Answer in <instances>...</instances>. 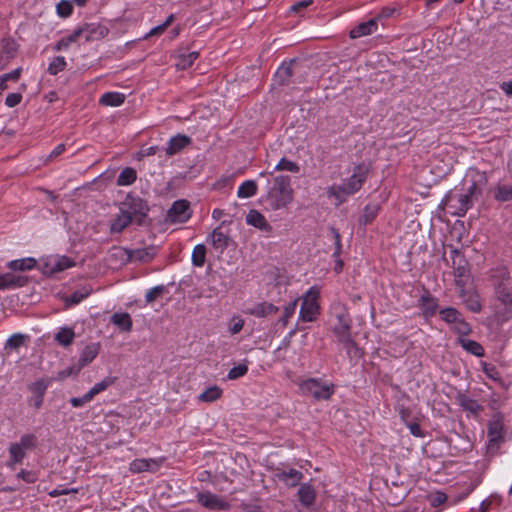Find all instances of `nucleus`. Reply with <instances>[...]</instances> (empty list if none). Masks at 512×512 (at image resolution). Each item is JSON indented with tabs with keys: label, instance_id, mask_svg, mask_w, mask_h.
<instances>
[{
	"label": "nucleus",
	"instance_id": "obj_51",
	"mask_svg": "<svg viewBox=\"0 0 512 512\" xmlns=\"http://www.w3.org/2000/svg\"><path fill=\"white\" fill-rule=\"evenodd\" d=\"M248 372V365L245 363H240L239 365L231 368L227 374V378L230 380H235L243 377Z\"/></svg>",
	"mask_w": 512,
	"mask_h": 512
},
{
	"label": "nucleus",
	"instance_id": "obj_46",
	"mask_svg": "<svg viewBox=\"0 0 512 512\" xmlns=\"http://www.w3.org/2000/svg\"><path fill=\"white\" fill-rule=\"evenodd\" d=\"M292 65L293 63L289 64H282L276 71L275 77L278 80L280 85H284L288 83L289 78L292 76Z\"/></svg>",
	"mask_w": 512,
	"mask_h": 512
},
{
	"label": "nucleus",
	"instance_id": "obj_14",
	"mask_svg": "<svg viewBox=\"0 0 512 512\" xmlns=\"http://www.w3.org/2000/svg\"><path fill=\"white\" fill-rule=\"evenodd\" d=\"M162 459H135L130 464V471L133 473L156 472L162 465Z\"/></svg>",
	"mask_w": 512,
	"mask_h": 512
},
{
	"label": "nucleus",
	"instance_id": "obj_16",
	"mask_svg": "<svg viewBox=\"0 0 512 512\" xmlns=\"http://www.w3.org/2000/svg\"><path fill=\"white\" fill-rule=\"evenodd\" d=\"M191 138L184 134H177L170 138L165 148V152L168 156L175 155L181 152L185 147L190 145Z\"/></svg>",
	"mask_w": 512,
	"mask_h": 512
},
{
	"label": "nucleus",
	"instance_id": "obj_31",
	"mask_svg": "<svg viewBox=\"0 0 512 512\" xmlns=\"http://www.w3.org/2000/svg\"><path fill=\"white\" fill-rule=\"evenodd\" d=\"M27 335L22 333L12 334L4 344V350L9 354L12 351H17L21 346L25 344Z\"/></svg>",
	"mask_w": 512,
	"mask_h": 512
},
{
	"label": "nucleus",
	"instance_id": "obj_58",
	"mask_svg": "<svg viewBox=\"0 0 512 512\" xmlns=\"http://www.w3.org/2000/svg\"><path fill=\"white\" fill-rule=\"evenodd\" d=\"M81 369L82 368H79L78 364H77V366H71V367H68L66 369H63V370L58 372L57 379L58 380H64V379H66V378H68L70 376L77 375Z\"/></svg>",
	"mask_w": 512,
	"mask_h": 512
},
{
	"label": "nucleus",
	"instance_id": "obj_7",
	"mask_svg": "<svg viewBox=\"0 0 512 512\" xmlns=\"http://www.w3.org/2000/svg\"><path fill=\"white\" fill-rule=\"evenodd\" d=\"M487 452L495 454L504 442V423L500 415H494L488 422Z\"/></svg>",
	"mask_w": 512,
	"mask_h": 512
},
{
	"label": "nucleus",
	"instance_id": "obj_32",
	"mask_svg": "<svg viewBox=\"0 0 512 512\" xmlns=\"http://www.w3.org/2000/svg\"><path fill=\"white\" fill-rule=\"evenodd\" d=\"M37 264L36 259L32 257L12 260L8 263V268L17 271H28L33 269Z\"/></svg>",
	"mask_w": 512,
	"mask_h": 512
},
{
	"label": "nucleus",
	"instance_id": "obj_37",
	"mask_svg": "<svg viewBox=\"0 0 512 512\" xmlns=\"http://www.w3.org/2000/svg\"><path fill=\"white\" fill-rule=\"evenodd\" d=\"M494 198L498 202L512 201V185L499 184L494 189Z\"/></svg>",
	"mask_w": 512,
	"mask_h": 512
},
{
	"label": "nucleus",
	"instance_id": "obj_39",
	"mask_svg": "<svg viewBox=\"0 0 512 512\" xmlns=\"http://www.w3.org/2000/svg\"><path fill=\"white\" fill-rule=\"evenodd\" d=\"M137 178V173L133 168H125L123 169L118 178H117V185L119 186H128L135 182Z\"/></svg>",
	"mask_w": 512,
	"mask_h": 512
},
{
	"label": "nucleus",
	"instance_id": "obj_42",
	"mask_svg": "<svg viewBox=\"0 0 512 512\" xmlns=\"http://www.w3.org/2000/svg\"><path fill=\"white\" fill-rule=\"evenodd\" d=\"M192 264L196 267H202L206 259V247L204 244H198L194 247L191 255Z\"/></svg>",
	"mask_w": 512,
	"mask_h": 512
},
{
	"label": "nucleus",
	"instance_id": "obj_6",
	"mask_svg": "<svg viewBox=\"0 0 512 512\" xmlns=\"http://www.w3.org/2000/svg\"><path fill=\"white\" fill-rule=\"evenodd\" d=\"M299 390L304 396H312L316 400H328L334 394L335 386L320 379L309 378L299 384Z\"/></svg>",
	"mask_w": 512,
	"mask_h": 512
},
{
	"label": "nucleus",
	"instance_id": "obj_57",
	"mask_svg": "<svg viewBox=\"0 0 512 512\" xmlns=\"http://www.w3.org/2000/svg\"><path fill=\"white\" fill-rule=\"evenodd\" d=\"M16 477L29 484L36 482L38 479L37 474L34 471H28L24 469L18 472Z\"/></svg>",
	"mask_w": 512,
	"mask_h": 512
},
{
	"label": "nucleus",
	"instance_id": "obj_47",
	"mask_svg": "<svg viewBox=\"0 0 512 512\" xmlns=\"http://www.w3.org/2000/svg\"><path fill=\"white\" fill-rule=\"evenodd\" d=\"M66 67V60L63 56L54 57L49 63L47 71L51 75H56L59 72L63 71Z\"/></svg>",
	"mask_w": 512,
	"mask_h": 512
},
{
	"label": "nucleus",
	"instance_id": "obj_36",
	"mask_svg": "<svg viewBox=\"0 0 512 512\" xmlns=\"http://www.w3.org/2000/svg\"><path fill=\"white\" fill-rule=\"evenodd\" d=\"M257 193V184L254 180L244 181L237 190V196L239 198H250L255 196Z\"/></svg>",
	"mask_w": 512,
	"mask_h": 512
},
{
	"label": "nucleus",
	"instance_id": "obj_35",
	"mask_svg": "<svg viewBox=\"0 0 512 512\" xmlns=\"http://www.w3.org/2000/svg\"><path fill=\"white\" fill-rule=\"evenodd\" d=\"M92 292V289L88 286H84L75 292H73L70 296L65 298V303L68 306L77 305L86 299Z\"/></svg>",
	"mask_w": 512,
	"mask_h": 512
},
{
	"label": "nucleus",
	"instance_id": "obj_61",
	"mask_svg": "<svg viewBox=\"0 0 512 512\" xmlns=\"http://www.w3.org/2000/svg\"><path fill=\"white\" fill-rule=\"evenodd\" d=\"M447 500V495L443 492H436L431 494L430 496V503L434 507H438L442 505Z\"/></svg>",
	"mask_w": 512,
	"mask_h": 512
},
{
	"label": "nucleus",
	"instance_id": "obj_23",
	"mask_svg": "<svg viewBox=\"0 0 512 512\" xmlns=\"http://www.w3.org/2000/svg\"><path fill=\"white\" fill-rule=\"evenodd\" d=\"M278 480L289 487H294L300 483L303 478L302 472L296 469L281 470L276 473Z\"/></svg>",
	"mask_w": 512,
	"mask_h": 512
},
{
	"label": "nucleus",
	"instance_id": "obj_26",
	"mask_svg": "<svg viewBox=\"0 0 512 512\" xmlns=\"http://www.w3.org/2000/svg\"><path fill=\"white\" fill-rule=\"evenodd\" d=\"M9 459L7 461V467L14 469L17 464L22 463L26 457V450L20 447L18 444L11 443L8 449Z\"/></svg>",
	"mask_w": 512,
	"mask_h": 512
},
{
	"label": "nucleus",
	"instance_id": "obj_41",
	"mask_svg": "<svg viewBox=\"0 0 512 512\" xmlns=\"http://www.w3.org/2000/svg\"><path fill=\"white\" fill-rule=\"evenodd\" d=\"M199 57V53L196 51L182 54L178 57L176 62L177 69L185 70L189 68Z\"/></svg>",
	"mask_w": 512,
	"mask_h": 512
},
{
	"label": "nucleus",
	"instance_id": "obj_8",
	"mask_svg": "<svg viewBox=\"0 0 512 512\" xmlns=\"http://www.w3.org/2000/svg\"><path fill=\"white\" fill-rule=\"evenodd\" d=\"M75 265V262L65 255H48L40 259L39 270L44 275H52L69 269Z\"/></svg>",
	"mask_w": 512,
	"mask_h": 512
},
{
	"label": "nucleus",
	"instance_id": "obj_45",
	"mask_svg": "<svg viewBox=\"0 0 512 512\" xmlns=\"http://www.w3.org/2000/svg\"><path fill=\"white\" fill-rule=\"evenodd\" d=\"M245 325V320L239 315H233L227 322V330L231 335L240 333Z\"/></svg>",
	"mask_w": 512,
	"mask_h": 512
},
{
	"label": "nucleus",
	"instance_id": "obj_28",
	"mask_svg": "<svg viewBox=\"0 0 512 512\" xmlns=\"http://www.w3.org/2000/svg\"><path fill=\"white\" fill-rule=\"evenodd\" d=\"M315 497L316 492L310 484L304 483L299 487L298 499L303 506H311L314 503Z\"/></svg>",
	"mask_w": 512,
	"mask_h": 512
},
{
	"label": "nucleus",
	"instance_id": "obj_55",
	"mask_svg": "<svg viewBox=\"0 0 512 512\" xmlns=\"http://www.w3.org/2000/svg\"><path fill=\"white\" fill-rule=\"evenodd\" d=\"M16 277L10 273L0 274V289L12 288L18 286Z\"/></svg>",
	"mask_w": 512,
	"mask_h": 512
},
{
	"label": "nucleus",
	"instance_id": "obj_30",
	"mask_svg": "<svg viewBox=\"0 0 512 512\" xmlns=\"http://www.w3.org/2000/svg\"><path fill=\"white\" fill-rule=\"evenodd\" d=\"M111 322L122 331L130 332L132 330L133 322L130 315L126 312L114 313L111 316Z\"/></svg>",
	"mask_w": 512,
	"mask_h": 512
},
{
	"label": "nucleus",
	"instance_id": "obj_40",
	"mask_svg": "<svg viewBox=\"0 0 512 512\" xmlns=\"http://www.w3.org/2000/svg\"><path fill=\"white\" fill-rule=\"evenodd\" d=\"M116 378L112 376H107L103 378L101 381L97 382L89 391L88 394L91 396L92 399L101 392L105 391L108 387H110L114 382Z\"/></svg>",
	"mask_w": 512,
	"mask_h": 512
},
{
	"label": "nucleus",
	"instance_id": "obj_20",
	"mask_svg": "<svg viewBox=\"0 0 512 512\" xmlns=\"http://www.w3.org/2000/svg\"><path fill=\"white\" fill-rule=\"evenodd\" d=\"M246 223L265 232H269L272 229L264 215L255 209L250 210L246 215Z\"/></svg>",
	"mask_w": 512,
	"mask_h": 512
},
{
	"label": "nucleus",
	"instance_id": "obj_53",
	"mask_svg": "<svg viewBox=\"0 0 512 512\" xmlns=\"http://www.w3.org/2000/svg\"><path fill=\"white\" fill-rule=\"evenodd\" d=\"M56 11L60 17L66 18L72 14L73 6L69 1L62 0L57 4Z\"/></svg>",
	"mask_w": 512,
	"mask_h": 512
},
{
	"label": "nucleus",
	"instance_id": "obj_10",
	"mask_svg": "<svg viewBox=\"0 0 512 512\" xmlns=\"http://www.w3.org/2000/svg\"><path fill=\"white\" fill-rule=\"evenodd\" d=\"M451 259L456 287L467 286L470 281V271L467 260L457 249L451 251Z\"/></svg>",
	"mask_w": 512,
	"mask_h": 512
},
{
	"label": "nucleus",
	"instance_id": "obj_43",
	"mask_svg": "<svg viewBox=\"0 0 512 512\" xmlns=\"http://www.w3.org/2000/svg\"><path fill=\"white\" fill-rule=\"evenodd\" d=\"M80 35L77 29H75L72 33L62 37L55 45L54 49L56 51L66 50L72 43L76 42L80 39Z\"/></svg>",
	"mask_w": 512,
	"mask_h": 512
},
{
	"label": "nucleus",
	"instance_id": "obj_60",
	"mask_svg": "<svg viewBox=\"0 0 512 512\" xmlns=\"http://www.w3.org/2000/svg\"><path fill=\"white\" fill-rule=\"evenodd\" d=\"M164 290V286L159 285L151 288L145 295L147 303L153 302Z\"/></svg>",
	"mask_w": 512,
	"mask_h": 512
},
{
	"label": "nucleus",
	"instance_id": "obj_5",
	"mask_svg": "<svg viewBox=\"0 0 512 512\" xmlns=\"http://www.w3.org/2000/svg\"><path fill=\"white\" fill-rule=\"evenodd\" d=\"M320 289L317 286L310 287L302 296V303L299 311V320L313 322L320 313L319 305Z\"/></svg>",
	"mask_w": 512,
	"mask_h": 512
},
{
	"label": "nucleus",
	"instance_id": "obj_17",
	"mask_svg": "<svg viewBox=\"0 0 512 512\" xmlns=\"http://www.w3.org/2000/svg\"><path fill=\"white\" fill-rule=\"evenodd\" d=\"M18 43L12 38H4L0 42V65L4 66L10 59H12L17 50Z\"/></svg>",
	"mask_w": 512,
	"mask_h": 512
},
{
	"label": "nucleus",
	"instance_id": "obj_29",
	"mask_svg": "<svg viewBox=\"0 0 512 512\" xmlns=\"http://www.w3.org/2000/svg\"><path fill=\"white\" fill-rule=\"evenodd\" d=\"M125 98V94L121 92H106L100 97L99 103L104 106L118 107L124 103Z\"/></svg>",
	"mask_w": 512,
	"mask_h": 512
},
{
	"label": "nucleus",
	"instance_id": "obj_63",
	"mask_svg": "<svg viewBox=\"0 0 512 512\" xmlns=\"http://www.w3.org/2000/svg\"><path fill=\"white\" fill-rule=\"evenodd\" d=\"M483 371L489 378L493 380H498L500 378L497 369L492 365L484 364Z\"/></svg>",
	"mask_w": 512,
	"mask_h": 512
},
{
	"label": "nucleus",
	"instance_id": "obj_21",
	"mask_svg": "<svg viewBox=\"0 0 512 512\" xmlns=\"http://www.w3.org/2000/svg\"><path fill=\"white\" fill-rule=\"evenodd\" d=\"M378 29V23L376 19H370L366 22H362L350 31L351 38H360L375 33Z\"/></svg>",
	"mask_w": 512,
	"mask_h": 512
},
{
	"label": "nucleus",
	"instance_id": "obj_3",
	"mask_svg": "<svg viewBox=\"0 0 512 512\" xmlns=\"http://www.w3.org/2000/svg\"><path fill=\"white\" fill-rule=\"evenodd\" d=\"M332 331L338 342L347 349L354 345L351 338V318L345 305L340 302L334 303L331 307Z\"/></svg>",
	"mask_w": 512,
	"mask_h": 512
},
{
	"label": "nucleus",
	"instance_id": "obj_2",
	"mask_svg": "<svg viewBox=\"0 0 512 512\" xmlns=\"http://www.w3.org/2000/svg\"><path fill=\"white\" fill-rule=\"evenodd\" d=\"M293 200V189L288 176L279 175L273 179L268 187L266 201L272 210H279L288 206Z\"/></svg>",
	"mask_w": 512,
	"mask_h": 512
},
{
	"label": "nucleus",
	"instance_id": "obj_24",
	"mask_svg": "<svg viewBox=\"0 0 512 512\" xmlns=\"http://www.w3.org/2000/svg\"><path fill=\"white\" fill-rule=\"evenodd\" d=\"M420 308L426 318L433 317L438 310L437 299L429 293L422 295L420 298Z\"/></svg>",
	"mask_w": 512,
	"mask_h": 512
},
{
	"label": "nucleus",
	"instance_id": "obj_1",
	"mask_svg": "<svg viewBox=\"0 0 512 512\" xmlns=\"http://www.w3.org/2000/svg\"><path fill=\"white\" fill-rule=\"evenodd\" d=\"M370 172V165L360 163L353 168L351 176L345 179L341 184H334L327 190L330 198H335L337 205L342 204L347 196L355 194L361 189Z\"/></svg>",
	"mask_w": 512,
	"mask_h": 512
},
{
	"label": "nucleus",
	"instance_id": "obj_56",
	"mask_svg": "<svg viewBox=\"0 0 512 512\" xmlns=\"http://www.w3.org/2000/svg\"><path fill=\"white\" fill-rule=\"evenodd\" d=\"M298 300L295 299L294 301L290 302L284 307L283 316L281 317L280 321L283 325H286L289 321V319L293 316V314L296 311Z\"/></svg>",
	"mask_w": 512,
	"mask_h": 512
},
{
	"label": "nucleus",
	"instance_id": "obj_62",
	"mask_svg": "<svg viewBox=\"0 0 512 512\" xmlns=\"http://www.w3.org/2000/svg\"><path fill=\"white\" fill-rule=\"evenodd\" d=\"M22 100V96L19 93H10L6 96L5 104L8 107H15L17 106Z\"/></svg>",
	"mask_w": 512,
	"mask_h": 512
},
{
	"label": "nucleus",
	"instance_id": "obj_22",
	"mask_svg": "<svg viewBox=\"0 0 512 512\" xmlns=\"http://www.w3.org/2000/svg\"><path fill=\"white\" fill-rule=\"evenodd\" d=\"M100 344L99 343H90L86 345L81 351L78 365L79 368H83L90 364L99 354Z\"/></svg>",
	"mask_w": 512,
	"mask_h": 512
},
{
	"label": "nucleus",
	"instance_id": "obj_9",
	"mask_svg": "<svg viewBox=\"0 0 512 512\" xmlns=\"http://www.w3.org/2000/svg\"><path fill=\"white\" fill-rule=\"evenodd\" d=\"M440 318L450 325L451 329L460 336H466L471 332V326L465 321L463 315L453 307H446L439 311Z\"/></svg>",
	"mask_w": 512,
	"mask_h": 512
},
{
	"label": "nucleus",
	"instance_id": "obj_33",
	"mask_svg": "<svg viewBox=\"0 0 512 512\" xmlns=\"http://www.w3.org/2000/svg\"><path fill=\"white\" fill-rule=\"evenodd\" d=\"M330 231L333 235L334 244H335V251L333 252V257L335 258V261H336L335 271L338 273L342 270V267H343V262L340 259V254L342 253L341 236H340L339 232L333 227L330 229Z\"/></svg>",
	"mask_w": 512,
	"mask_h": 512
},
{
	"label": "nucleus",
	"instance_id": "obj_44",
	"mask_svg": "<svg viewBox=\"0 0 512 512\" xmlns=\"http://www.w3.org/2000/svg\"><path fill=\"white\" fill-rule=\"evenodd\" d=\"M222 390L218 386H211L204 390L199 396V400L202 402H214L220 398Z\"/></svg>",
	"mask_w": 512,
	"mask_h": 512
},
{
	"label": "nucleus",
	"instance_id": "obj_52",
	"mask_svg": "<svg viewBox=\"0 0 512 512\" xmlns=\"http://www.w3.org/2000/svg\"><path fill=\"white\" fill-rule=\"evenodd\" d=\"M48 386H49V383L46 380L40 379V380L32 383L29 386V390L33 393V395H38V396L44 397V394H45Z\"/></svg>",
	"mask_w": 512,
	"mask_h": 512
},
{
	"label": "nucleus",
	"instance_id": "obj_15",
	"mask_svg": "<svg viewBox=\"0 0 512 512\" xmlns=\"http://www.w3.org/2000/svg\"><path fill=\"white\" fill-rule=\"evenodd\" d=\"M459 297L462 299L463 303L467 306V308L472 312H479L481 310V303L478 295L471 288L460 287L457 288Z\"/></svg>",
	"mask_w": 512,
	"mask_h": 512
},
{
	"label": "nucleus",
	"instance_id": "obj_27",
	"mask_svg": "<svg viewBox=\"0 0 512 512\" xmlns=\"http://www.w3.org/2000/svg\"><path fill=\"white\" fill-rule=\"evenodd\" d=\"M250 315H253L258 318L266 317L268 315H273L278 312V307L268 302H261L256 304L254 307L250 308L247 311Z\"/></svg>",
	"mask_w": 512,
	"mask_h": 512
},
{
	"label": "nucleus",
	"instance_id": "obj_54",
	"mask_svg": "<svg viewBox=\"0 0 512 512\" xmlns=\"http://www.w3.org/2000/svg\"><path fill=\"white\" fill-rule=\"evenodd\" d=\"M378 213V207L376 205H367L365 207L364 213L361 217L360 222L363 224H368L374 220Z\"/></svg>",
	"mask_w": 512,
	"mask_h": 512
},
{
	"label": "nucleus",
	"instance_id": "obj_48",
	"mask_svg": "<svg viewBox=\"0 0 512 512\" xmlns=\"http://www.w3.org/2000/svg\"><path fill=\"white\" fill-rule=\"evenodd\" d=\"M274 171H288L297 173L299 172V166L297 163L283 157L275 166Z\"/></svg>",
	"mask_w": 512,
	"mask_h": 512
},
{
	"label": "nucleus",
	"instance_id": "obj_13",
	"mask_svg": "<svg viewBox=\"0 0 512 512\" xmlns=\"http://www.w3.org/2000/svg\"><path fill=\"white\" fill-rule=\"evenodd\" d=\"M81 38L86 41H94L105 37L108 33L106 27L98 23H88L77 28Z\"/></svg>",
	"mask_w": 512,
	"mask_h": 512
},
{
	"label": "nucleus",
	"instance_id": "obj_64",
	"mask_svg": "<svg viewBox=\"0 0 512 512\" xmlns=\"http://www.w3.org/2000/svg\"><path fill=\"white\" fill-rule=\"evenodd\" d=\"M492 499H484L477 509H471L470 512H488L491 509Z\"/></svg>",
	"mask_w": 512,
	"mask_h": 512
},
{
	"label": "nucleus",
	"instance_id": "obj_11",
	"mask_svg": "<svg viewBox=\"0 0 512 512\" xmlns=\"http://www.w3.org/2000/svg\"><path fill=\"white\" fill-rule=\"evenodd\" d=\"M190 217L191 210L186 200L175 201L167 213V220L171 223H185Z\"/></svg>",
	"mask_w": 512,
	"mask_h": 512
},
{
	"label": "nucleus",
	"instance_id": "obj_59",
	"mask_svg": "<svg viewBox=\"0 0 512 512\" xmlns=\"http://www.w3.org/2000/svg\"><path fill=\"white\" fill-rule=\"evenodd\" d=\"M93 399L91 398V396L88 394V392H86L83 396L81 397H73L70 399V403L73 407L75 408H79V407H82L84 406L85 404L91 402Z\"/></svg>",
	"mask_w": 512,
	"mask_h": 512
},
{
	"label": "nucleus",
	"instance_id": "obj_4",
	"mask_svg": "<svg viewBox=\"0 0 512 512\" xmlns=\"http://www.w3.org/2000/svg\"><path fill=\"white\" fill-rule=\"evenodd\" d=\"M478 192L476 182H472L465 193L457 190L449 191L442 203L448 212L454 216L462 217L473 206V199Z\"/></svg>",
	"mask_w": 512,
	"mask_h": 512
},
{
	"label": "nucleus",
	"instance_id": "obj_34",
	"mask_svg": "<svg viewBox=\"0 0 512 512\" xmlns=\"http://www.w3.org/2000/svg\"><path fill=\"white\" fill-rule=\"evenodd\" d=\"M459 343L461 347L467 352L475 355L477 357H481L484 355L483 347L476 341L465 338L464 336L459 337Z\"/></svg>",
	"mask_w": 512,
	"mask_h": 512
},
{
	"label": "nucleus",
	"instance_id": "obj_49",
	"mask_svg": "<svg viewBox=\"0 0 512 512\" xmlns=\"http://www.w3.org/2000/svg\"><path fill=\"white\" fill-rule=\"evenodd\" d=\"M15 443L27 451V450H31L36 447L37 438L35 435H33L31 433H26V434H23L20 437L19 441L15 442Z\"/></svg>",
	"mask_w": 512,
	"mask_h": 512
},
{
	"label": "nucleus",
	"instance_id": "obj_19",
	"mask_svg": "<svg viewBox=\"0 0 512 512\" xmlns=\"http://www.w3.org/2000/svg\"><path fill=\"white\" fill-rule=\"evenodd\" d=\"M132 219L133 217L130 211L120 209L119 214H117L111 221V233L122 232L132 222Z\"/></svg>",
	"mask_w": 512,
	"mask_h": 512
},
{
	"label": "nucleus",
	"instance_id": "obj_12",
	"mask_svg": "<svg viewBox=\"0 0 512 512\" xmlns=\"http://www.w3.org/2000/svg\"><path fill=\"white\" fill-rule=\"evenodd\" d=\"M196 497L203 507L210 510H228L230 508L228 501L210 491L200 492Z\"/></svg>",
	"mask_w": 512,
	"mask_h": 512
},
{
	"label": "nucleus",
	"instance_id": "obj_25",
	"mask_svg": "<svg viewBox=\"0 0 512 512\" xmlns=\"http://www.w3.org/2000/svg\"><path fill=\"white\" fill-rule=\"evenodd\" d=\"M74 339L75 331L74 328L72 327H60L54 334L55 342L62 347L70 346L73 343Z\"/></svg>",
	"mask_w": 512,
	"mask_h": 512
},
{
	"label": "nucleus",
	"instance_id": "obj_50",
	"mask_svg": "<svg viewBox=\"0 0 512 512\" xmlns=\"http://www.w3.org/2000/svg\"><path fill=\"white\" fill-rule=\"evenodd\" d=\"M20 77V69H15L0 76V94L7 88L8 81H17Z\"/></svg>",
	"mask_w": 512,
	"mask_h": 512
},
{
	"label": "nucleus",
	"instance_id": "obj_18",
	"mask_svg": "<svg viewBox=\"0 0 512 512\" xmlns=\"http://www.w3.org/2000/svg\"><path fill=\"white\" fill-rule=\"evenodd\" d=\"M207 241L218 253H223L228 246L229 236L220 228H216L209 234Z\"/></svg>",
	"mask_w": 512,
	"mask_h": 512
},
{
	"label": "nucleus",
	"instance_id": "obj_38",
	"mask_svg": "<svg viewBox=\"0 0 512 512\" xmlns=\"http://www.w3.org/2000/svg\"><path fill=\"white\" fill-rule=\"evenodd\" d=\"M496 295L497 299L504 305V306H511L512 305V289L505 285L504 283H501L497 289H496Z\"/></svg>",
	"mask_w": 512,
	"mask_h": 512
}]
</instances>
